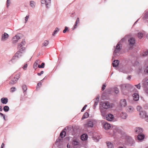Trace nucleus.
I'll list each match as a JSON object with an SVG mask.
<instances>
[{
  "instance_id": "obj_58",
  "label": "nucleus",
  "mask_w": 148,
  "mask_h": 148,
  "mask_svg": "<svg viewBox=\"0 0 148 148\" xmlns=\"http://www.w3.org/2000/svg\"><path fill=\"white\" fill-rule=\"evenodd\" d=\"M145 92L147 93H148V89H147L145 90Z\"/></svg>"
},
{
  "instance_id": "obj_17",
  "label": "nucleus",
  "mask_w": 148,
  "mask_h": 148,
  "mask_svg": "<svg viewBox=\"0 0 148 148\" xmlns=\"http://www.w3.org/2000/svg\"><path fill=\"white\" fill-rule=\"evenodd\" d=\"M134 108L131 106H128L127 108V111L129 112H132L134 111Z\"/></svg>"
},
{
  "instance_id": "obj_54",
  "label": "nucleus",
  "mask_w": 148,
  "mask_h": 148,
  "mask_svg": "<svg viewBox=\"0 0 148 148\" xmlns=\"http://www.w3.org/2000/svg\"><path fill=\"white\" fill-rule=\"evenodd\" d=\"M131 78V76H129L127 77V79L130 80Z\"/></svg>"
},
{
  "instance_id": "obj_26",
  "label": "nucleus",
  "mask_w": 148,
  "mask_h": 148,
  "mask_svg": "<svg viewBox=\"0 0 148 148\" xmlns=\"http://www.w3.org/2000/svg\"><path fill=\"white\" fill-rule=\"evenodd\" d=\"M108 148H113V144L107 141L106 142Z\"/></svg>"
},
{
  "instance_id": "obj_57",
  "label": "nucleus",
  "mask_w": 148,
  "mask_h": 148,
  "mask_svg": "<svg viewBox=\"0 0 148 148\" xmlns=\"http://www.w3.org/2000/svg\"><path fill=\"white\" fill-rule=\"evenodd\" d=\"M37 75L39 76H40L42 74L40 73H38Z\"/></svg>"
},
{
  "instance_id": "obj_28",
  "label": "nucleus",
  "mask_w": 148,
  "mask_h": 148,
  "mask_svg": "<svg viewBox=\"0 0 148 148\" xmlns=\"http://www.w3.org/2000/svg\"><path fill=\"white\" fill-rule=\"evenodd\" d=\"M36 5V3L34 1H31L30 2V5L31 7L33 8H34Z\"/></svg>"
},
{
  "instance_id": "obj_55",
  "label": "nucleus",
  "mask_w": 148,
  "mask_h": 148,
  "mask_svg": "<svg viewBox=\"0 0 148 148\" xmlns=\"http://www.w3.org/2000/svg\"><path fill=\"white\" fill-rule=\"evenodd\" d=\"M10 1V0H7V6H8L9 5V1Z\"/></svg>"
},
{
  "instance_id": "obj_29",
  "label": "nucleus",
  "mask_w": 148,
  "mask_h": 148,
  "mask_svg": "<svg viewBox=\"0 0 148 148\" xmlns=\"http://www.w3.org/2000/svg\"><path fill=\"white\" fill-rule=\"evenodd\" d=\"M99 101V98L96 99L95 100L94 104L93 105V107L94 109H95L96 106L97 105Z\"/></svg>"
},
{
  "instance_id": "obj_23",
  "label": "nucleus",
  "mask_w": 148,
  "mask_h": 148,
  "mask_svg": "<svg viewBox=\"0 0 148 148\" xmlns=\"http://www.w3.org/2000/svg\"><path fill=\"white\" fill-rule=\"evenodd\" d=\"M103 126L105 129H109L111 127L110 124L107 123H105Z\"/></svg>"
},
{
  "instance_id": "obj_32",
  "label": "nucleus",
  "mask_w": 148,
  "mask_h": 148,
  "mask_svg": "<svg viewBox=\"0 0 148 148\" xmlns=\"http://www.w3.org/2000/svg\"><path fill=\"white\" fill-rule=\"evenodd\" d=\"M22 88L24 92L27 89V87L25 85H23Z\"/></svg>"
},
{
  "instance_id": "obj_19",
  "label": "nucleus",
  "mask_w": 148,
  "mask_h": 148,
  "mask_svg": "<svg viewBox=\"0 0 148 148\" xmlns=\"http://www.w3.org/2000/svg\"><path fill=\"white\" fill-rule=\"evenodd\" d=\"M128 42L131 45H133L135 43V40L133 38H130L128 40Z\"/></svg>"
},
{
  "instance_id": "obj_44",
  "label": "nucleus",
  "mask_w": 148,
  "mask_h": 148,
  "mask_svg": "<svg viewBox=\"0 0 148 148\" xmlns=\"http://www.w3.org/2000/svg\"><path fill=\"white\" fill-rule=\"evenodd\" d=\"M87 105H85V106L81 110V112H83L86 109V107H87Z\"/></svg>"
},
{
  "instance_id": "obj_59",
  "label": "nucleus",
  "mask_w": 148,
  "mask_h": 148,
  "mask_svg": "<svg viewBox=\"0 0 148 148\" xmlns=\"http://www.w3.org/2000/svg\"><path fill=\"white\" fill-rule=\"evenodd\" d=\"M44 71H42L40 72V73L41 74H43L44 73Z\"/></svg>"
},
{
  "instance_id": "obj_33",
  "label": "nucleus",
  "mask_w": 148,
  "mask_h": 148,
  "mask_svg": "<svg viewBox=\"0 0 148 148\" xmlns=\"http://www.w3.org/2000/svg\"><path fill=\"white\" fill-rule=\"evenodd\" d=\"M59 31V29L58 28L56 27V29L54 31V32L52 34V35L53 36L58 31Z\"/></svg>"
},
{
  "instance_id": "obj_3",
  "label": "nucleus",
  "mask_w": 148,
  "mask_h": 148,
  "mask_svg": "<svg viewBox=\"0 0 148 148\" xmlns=\"http://www.w3.org/2000/svg\"><path fill=\"white\" fill-rule=\"evenodd\" d=\"M51 0H41V2L42 4H45L46 7L47 8L50 5Z\"/></svg>"
},
{
  "instance_id": "obj_42",
  "label": "nucleus",
  "mask_w": 148,
  "mask_h": 148,
  "mask_svg": "<svg viewBox=\"0 0 148 148\" xmlns=\"http://www.w3.org/2000/svg\"><path fill=\"white\" fill-rule=\"evenodd\" d=\"M134 86H136L138 89H140V88L141 86L140 84H139L138 85H135Z\"/></svg>"
},
{
  "instance_id": "obj_24",
  "label": "nucleus",
  "mask_w": 148,
  "mask_h": 148,
  "mask_svg": "<svg viewBox=\"0 0 148 148\" xmlns=\"http://www.w3.org/2000/svg\"><path fill=\"white\" fill-rule=\"evenodd\" d=\"M17 79L15 78L14 77L12 79L10 82V84H12L16 83L17 81Z\"/></svg>"
},
{
  "instance_id": "obj_4",
  "label": "nucleus",
  "mask_w": 148,
  "mask_h": 148,
  "mask_svg": "<svg viewBox=\"0 0 148 148\" xmlns=\"http://www.w3.org/2000/svg\"><path fill=\"white\" fill-rule=\"evenodd\" d=\"M93 124L92 121H88L86 124L84 125V127L86 128L93 127Z\"/></svg>"
},
{
  "instance_id": "obj_15",
  "label": "nucleus",
  "mask_w": 148,
  "mask_h": 148,
  "mask_svg": "<svg viewBox=\"0 0 148 148\" xmlns=\"http://www.w3.org/2000/svg\"><path fill=\"white\" fill-rule=\"evenodd\" d=\"M88 137V135L86 134H84L81 136V138L83 141L86 140Z\"/></svg>"
},
{
  "instance_id": "obj_37",
  "label": "nucleus",
  "mask_w": 148,
  "mask_h": 148,
  "mask_svg": "<svg viewBox=\"0 0 148 148\" xmlns=\"http://www.w3.org/2000/svg\"><path fill=\"white\" fill-rule=\"evenodd\" d=\"M38 65V64H37L36 62H34L33 66V68L35 69H36L37 68Z\"/></svg>"
},
{
  "instance_id": "obj_21",
  "label": "nucleus",
  "mask_w": 148,
  "mask_h": 148,
  "mask_svg": "<svg viewBox=\"0 0 148 148\" xmlns=\"http://www.w3.org/2000/svg\"><path fill=\"white\" fill-rule=\"evenodd\" d=\"M144 135L143 134L141 133L138 135L137 138L139 140H141L144 138Z\"/></svg>"
},
{
  "instance_id": "obj_45",
  "label": "nucleus",
  "mask_w": 148,
  "mask_h": 148,
  "mask_svg": "<svg viewBox=\"0 0 148 148\" xmlns=\"http://www.w3.org/2000/svg\"><path fill=\"white\" fill-rule=\"evenodd\" d=\"M29 17V15H27L25 17V22H26L28 20V19Z\"/></svg>"
},
{
  "instance_id": "obj_48",
  "label": "nucleus",
  "mask_w": 148,
  "mask_h": 148,
  "mask_svg": "<svg viewBox=\"0 0 148 148\" xmlns=\"http://www.w3.org/2000/svg\"><path fill=\"white\" fill-rule=\"evenodd\" d=\"M144 72L148 73V67H147L144 70Z\"/></svg>"
},
{
  "instance_id": "obj_50",
  "label": "nucleus",
  "mask_w": 148,
  "mask_h": 148,
  "mask_svg": "<svg viewBox=\"0 0 148 148\" xmlns=\"http://www.w3.org/2000/svg\"><path fill=\"white\" fill-rule=\"evenodd\" d=\"M42 85V84L40 82H39L37 84V88H38V86H40Z\"/></svg>"
},
{
  "instance_id": "obj_38",
  "label": "nucleus",
  "mask_w": 148,
  "mask_h": 148,
  "mask_svg": "<svg viewBox=\"0 0 148 148\" xmlns=\"http://www.w3.org/2000/svg\"><path fill=\"white\" fill-rule=\"evenodd\" d=\"M142 109L141 107L140 106H138L137 107V110L140 111V112L141 111H142L141 110Z\"/></svg>"
},
{
  "instance_id": "obj_43",
  "label": "nucleus",
  "mask_w": 148,
  "mask_h": 148,
  "mask_svg": "<svg viewBox=\"0 0 148 148\" xmlns=\"http://www.w3.org/2000/svg\"><path fill=\"white\" fill-rule=\"evenodd\" d=\"M68 28L67 27L65 26V27L63 31V32L64 33H65L66 31L68 30Z\"/></svg>"
},
{
  "instance_id": "obj_20",
  "label": "nucleus",
  "mask_w": 148,
  "mask_h": 148,
  "mask_svg": "<svg viewBox=\"0 0 148 148\" xmlns=\"http://www.w3.org/2000/svg\"><path fill=\"white\" fill-rule=\"evenodd\" d=\"M80 23L79 19V18L78 17L77 18V20L76 21L75 24L74 25L73 27V29H74L77 27V24H79Z\"/></svg>"
},
{
  "instance_id": "obj_60",
  "label": "nucleus",
  "mask_w": 148,
  "mask_h": 148,
  "mask_svg": "<svg viewBox=\"0 0 148 148\" xmlns=\"http://www.w3.org/2000/svg\"><path fill=\"white\" fill-rule=\"evenodd\" d=\"M146 82L147 83V84L148 85V79L146 80Z\"/></svg>"
},
{
  "instance_id": "obj_30",
  "label": "nucleus",
  "mask_w": 148,
  "mask_h": 148,
  "mask_svg": "<svg viewBox=\"0 0 148 148\" xmlns=\"http://www.w3.org/2000/svg\"><path fill=\"white\" fill-rule=\"evenodd\" d=\"M66 134V132L64 131H62L60 133V136L61 138H63L65 136Z\"/></svg>"
},
{
  "instance_id": "obj_22",
  "label": "nucleus",
  "mask_w": 148,
  "mask_h": 148,
  "mask_svg": "<svg viewBox=\"0 0 148 148\" xmlns=\"http://www.w3.org/2000/svg\"><path fill=\"white\" fill-rule=\"evenodd\" d=\"M119 63V61L118 60H114L112 64L113 67H116L118 66Z\"/></svg>"
},
{
  "instance_id": "obj_8",
  "label": "nucleus",
  "mask_w": 148,
  "mask_h": 148,
  "mask_svg": "<svg viewBox=\"0 0 148 148\" xmlns=\"http://www.w3.org/2000/svg\"><path fill=\"white\" fill-rule=\"evenodd\" d=\"M106 118L108 121H111L114 118V116L112 114H109L106 116Z\"/></svg>"
},
{
  "instance_id": "obj_49",
  "label": "nucleus",
  "mask_w": 148,
  "mask_h": 148,
  "mask_svg": "<svg viewBox=\"0 0 148 148\" xmlns=\"http://www.w3.org/2000/svg\"><path fill=\"white\" fill-rule=\"evenodd\" d=\"M144 119L146 121L148 122V115H147Z\"/></svg>"
},
{
  "instance_id": "obj_31",
  "label": "nucleus",
  "mask_w": 148,
  "mask_h": 148,
  "mask_svg": "<svg viewBox=\"0 0 148 148\" xmlns=\"http://www.w3.org/2000/svg\"><path fill=\"white\" fill-rule=\"evenodd\" d=\"M3 110L4 111L7 112L9 110V108L8 106H5L4 107Z\"/></svg>"
},
{
  "instance_id": "obj_56",
  "label": "nucleus",
  "mask_w": 148,
  "mask_h": 148,
  "mask_svg": "<svg viewBox=\"0 0 148 148\" xmlns=\"http://www.w3.org/2000/svg\"><path fill=\"white\" fill-rule=\"evenodd\" d=\"M2 108L1 106H0V111H2Z\"/></svg>"
},
{
  "instance_id": "obj_12",
  "label": "nucleus",
  "mask_w": 148,
  "mask_h": 148,
  "mask_svg": "<svg viewBox=\"0 0 148 148\" xmlns=\"http://www.w3.org/2000/svg\"><path fill=\"white\" fill-rule=\"evenodd\" d=\"M120 116L122 119H125L127 117V115L126 112H122L120 114Z\"/></svg>"
},
{
  "instance_id": "obj_27",
  "label": "nucleus",
  "mask_w": 148,
  "mask_h": 148,
  "mask_svg": "<svg viewBox=\"0 0 148 148\" xmlns=\"http://www.w3.org/2000/svg\"><path fill=\"white\" fill-rule=\"evenodd\" d=\"M49 42L48 40H45L42 44V47H46L49 44Z\"/></svg>"
},
{
  "instance_id": "obj_11",
  "label": "nucleus",
  "mask_w": 148,
  "mask_h": 148,
  "mask_svg": "<svg viewBox=\"0 0 148 148\" xmlns=\"http://www.w3.org/2000/svg\"><path fill=\"white\" fill-rule=\"evenodd\" d=\"M134 100L135 101H138L139 99V95L137 93H134L133 95Z\"/></svg>"
},
{
  "instance_id": "obj_40",
  "label": "nucleus",
  "mask_w": 148,
  "mask_h": 148,
  "mask_svg": "<svg viewBox=\"0 0 148 148\" xmlns=\"http://www.w3.org/2000/svg\"><path fill=\"white\" fill-rule=\"evenodd\" d=\"M20 74H17L14 77L15 78L17 79V80H18Z\"/></svg>"
},
{
  "instance_id": "obj_51",
  "label": "nucleus",
  "mask_w": 148,
  "mask_h": 148,
  "mask_svg": "<svg viewBox=\"0 0 148 148\" xmlns=\"http://www.w3.org/2000/svg\"><path fill=\"white\" fill-rule=\"evenodd\" d=\"M0 115H1V116H3L4 119H5V117L4 115L3 114H2L1 113H0Z\"/></svg>"
},
{
  "instance_id": "obj_25",
  "label": "nucleus",
  "mask_w": 148,
  "mask_h": 148,
  "mask_svg": "<svg viewBox=\"0 0 148 148\" xmlns=\"http://www.w3.org/2000/svg\"><path fill=\"white\" fill-rule=\"evenodd\" d=\"M89 116V114L87 112H85L83 116L82 119L83 120L84 119L87 118Z\"/></svg>"
},
{
  "instance_id": "obj_9",
  "label": "nucleus",
  "mask_w": 148,
  "mask_h": 148,
  "mask_svg": "<svg viewBox=\"0 0 148 148\" xmlns=\"http://www.w3.org/2000/svg\"><path fill=\"white\" fill-rule=\"evenodd\" d=\"M135 132L136 134H141L143 132V130L140 127H136L135 129Z\"/></svg>"
},
{
  "instance_id": "obj_14",
  "label": "nucleus",
  "mask_w": 148,
  "mask_h": 148,
  "mask_svg": "<svg viewBox=\"0 0 148 148\" xmlns=\"http://www.w3.org/2000/svg\"><path fill=\"white\" fill-rule=\"evenodd\" d=\"M121 48L119 44H118L116 46V49L114 50V53H116L119 51Z\"/></svg>"
},
{
  "instance_id": "obj_10",
  "label": "nucleus",
  "mask_w": 148,
  "mask_h": 148,
  "mask_svg": "<svg viewBox=\"0 0 148 148\" xmlns=\"http://www.w3.org/2000/svg\"><path fill=\"white\" fill-rule=\"evenodd\" d=\"M26 44V42L24 40H23L21 43L18 44V48H22L23 47H24V46Z\"/></svg>"
},
{
  "instance_id": "obj_5",
  "label": "nucleus",
  "mask_w": 148,
  "mask_h": 148,
  "mask_svg": "<svg viewBox=\"0 0 148 148\" xmlns=\"http://www.w3.org/2000/svg\"><path fill=\"white\" fill-rule=\"evenodd\" d=\"M120 105L121 107H125L127 105V102L125 99H122L121 100L120 103Z\"/></svg>"
},
{
  "instance_id": "obj_16",
  "label": "nucleus",
  "mask_w": 148,
  "mask_h": 148,
  "mask_svg": "<svg viewBox=\"0 0 148 148\" xmlns=\"http://www.w3.org/2000/svg\"><path fill=\"white\" fill-rule=\"evenodd\" d=\"M9 36L8 34L6 33H4V34L2 35V40H5L6 39L8 38Z\"/></svg>"
},
{
  "instance_id": "obj_2",
  "label": "nucleus",
  "mask_w": 148,
  "mask_h": 148,
  "mask_svg": "<svg viewBox=\"0 0 148 148\" xmlns=\"http://www.w3.org/2000/svg\"><path fill=\"white\" fill-rule=\"evenodd\" d=\"M102 107L105 109H108L111 107V105L109 102L105 101L102 103Z\"/></svg>"
},
{
  "instance_id": "obj_52",
  "label": "nucleus",
  "mask_w": 148,
  "mask_h": 148,
  "mask_svg": "<svg viewBox=\"0 0 148 148\" xmlns=\"http://www.w3.org/2000/svg\"><path fill=\"white\" fill-rule=\"evenodd\" d=\"M40 62V60H36L35 62H36L37 64H38Z\"/></svg>"
},
{
  "instance_id": "obj_7",
  "label": "nucleus",
  "mask_w": 148,
  "mask_h": 148,
  "mask_svg": "<svg viewBox=\"0 0 148 148\" xmlns=\"http://www.w3.org/2000/svg\"><path fill=\"white\" fill-rule=\"evenodd\" d=\"M20 38V37L18 34L16 35L12 38V40L13 43H15L17 42Z\"/></svg>"
},
{
  "instance_id": "obj_53",
  "label": "nucleus",
  "mask_w": 148,
  "mask_h": 148,
  "mask_svg": "<svg viewBox=\"0 0 148 148\" xmlns=\"http://www.w3.org/2000/svg\"><path fill=\"white\" fill-rule=\"evenodd\" d=\"M4 146V143H2L1 146V148H3Z\"/></svg>"
},
{
  "instance_id": "obj_47",
  "label": "nucleus",
  "mask_w": 148,
  "mask_h": 148,
  "mask_svg": "<svg viewBox=\"0 0 148 148\" xmlns=\"http://www.w3.org/2000/svg\"><path fill=\"white\" fill-rule=\"evenodd\" d=\"M27 64H25L23 67V69L24 70H26L27 68Z\"/></svg>"
},
{
  "instance_id": "obj_41",
  "label": "nucleus",
  "mask_w": 148,
  "mask_h": 148,
  "mask_svg": "<svg viewBox=\"0 0 148 148\" xmlns=\"http://www.w3.org/2000/svg\"><path fill=\"white\" fill-rule=\"evenodd\" d=\"M16 88L14 87H13L11 88L10 91L11 92H14Z\"/></svg>"
},
{
  "instance_id": "obj_34",
  "label": "nucleus",
  "mask_w": 148,
  "mask_h": 148,
  "mask_svg": "<svg viewBox=\"0 0 148 148\" xmlns=\"http://www.w3.org/2000/svg\"><path fill=\"white\" fill-rule=\"evenodd\" d=\"M45 64L44 63H42L41 65L38 64V65L39 68H44V67Z\"/></svg>"
},
{
  "instance_id": "obj_39",
  "label": "nucleus",
  "mask_w": 148,
  "mask_h": 148,
  "mask_svg": "<svg viewBox=\"0 0 148 148\" xmlns=\"http://www.w3.org/2000/svg\"><path fill=\"white\" fill-rule=\"evenodd\" d=\"M114 91L115 93L117 94L119 93V89L117 88H116L114 89Z\"/></svg>"
},
{
  "instance_id": "obj_46",
  "label": "nucleus",
  "mask_w": 148,
  "mask_h": 148,
  "mask_svg": "<svg viewBox=\"0 0 148 148\" xmlns=\"http://www.w3.org/2000/svg\"><path fill=\"white\" fill-rule=\"evenodd\" d=\"M106 85H105L104 84H103L102 88L101 90H103L106 88Z\"/></svg>"
},
{
  "instance_id": "obj_61",
  "label": "nucleus",
  "mask_w": 148,
  "mask_h": 148,
  "mask_svg": "<svg viewBox=\"0 0 148 148\" xmlns=\"http://www.w3.org/2000/svg\"><path fill=\"white\" fill-rule=\"evenodd\" d=\"M147 38L148 39V34L147 35Z\"/></svg>"
},
{
  "instance_id": "obj_18",
  "label": "nucleus",
  "mask_w": 148,
  "mask_h": 148,
  "mask_svg": "<svg viewBox=\"0 0 148 148\" xmlns=\"http://www.w3.org/2000/svg\"><path fill=\"white\" fill-rule=\"evenodd\" d=\"M72 143L75 145H77L79 144V140L77 139H73L72 141Z\"/></svg>"
},
{
  "instance_id": "obj_62",
  "label": "nucleus",
  "mask_w": 148,
  "mask_h": 148,
  "mask_svg": "<svg viewBox=\"0 0 148 148\" xmlns=\"http://www.w3.org/2000/svg\"><path fill=\"white\" fill-rule=\"evenodd\" d=\"M136 63H137V64H138V62H136Z\"/></svg>"
},
{
  "instance_id": "obj_13",
  "label": "nucleus",
  "mask_w": 148,
  "mask_h": 148,
  "mask_svg": "<svg viewBox=\"0 0 148 148\" xmlns=\"http://www.w3.org/2000/svg\"><path fill=\"white\" fill-rule=\"evenodd\" d=\"M1 102L3 104H6L8 101V99L7 98H2L1 99Z\"/></svg>"
},
{
  "instance_id": "obj_35",
  "label": "nucleus",
  "mask_w": 148,
  "mask_h": 148,
  "mask_svg": "<svg viewBox=\"0 0 148 148\" xmlns=\"http://www.w3.org/2000/svg\"><path fill=\"white\" fill-rule=\"evenodd\" d=\"M143 36V34L141 33H139L138 35V38H141Z\"/></svg>"
},
{
  "instance_id": "obj_36",
  "label": "nucleus",
  "mask_w": 148,
  "mask_h": 148,
  "mask_svg": "<svg viewBox=\"0 0 148 148\" xmlns=\"http://www.w3.org/2000/svg\"><path fill=\"white\" fill-rule=\"evenodd\" d=\"M148 55V51H144L142 53V55H143V56H146L147 55Z\"/></svg>"
},
{
  "instance_id": "obj_1",
  "label": "nucleus",
  "mask_w": 148,
  "mask_h": 148,
  "mask_svg": "<svg viewBox=\"0 0 148 148\" xmlns=\"http://www.w3.org/2000/svg\"><path fill=\"white\" fill-rule=\"evenodd\" d=\"M25 49V48L23 47L19 49V51H18L15 54L11 60L12 62H15V60H17L18 58L22 56L23 52Z\"/></svg>"
},
{
  "instance_id": "obj_6",
  "label": "nucleus",
  "mask_w": 148,
  "mask_h": 148,
  "mask_svg": "<svg viewBox=\"0 0 148 148\" xmlns=\"http://www.w3.org/2000/svg\"><path fill=\"white\" fill-rule=\"evenodd\" d=\"M140 117L142 119H145L147 116V114L146 112L144 111H141L139 113Z\"/></svg>"
}]
</instances>
